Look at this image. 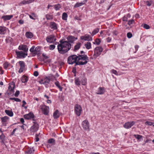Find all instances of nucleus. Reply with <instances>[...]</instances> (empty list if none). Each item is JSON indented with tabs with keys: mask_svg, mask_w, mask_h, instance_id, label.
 I'll use <instances>...</instances> for the list:
<instances>
[{
	"mask_svg": "<svg viewBox=\"0 0 154 154\" xmlns=\"http://www.w3.org/2000/svg\"><path fill=\"white\" fill-rule=\"evenodd\" d=\"M67 41H63L62 40L60 41V43L57 45V49L59 52L61 54H64L67 52L71 48L70 43H72L77 39L74 36L70 35L67 38Z\"/></svg>",
	"mask_w": 154,
	"mask_h": 154,
	"instance_id": "f257e3e1",
	"label": "nucleus"
},
{
	"mask_svg": "<svg viewBox=\"0 0 154 154\" xmlns=\"http://www.w3.org/2000/svg\"><path fill=\"white\" fill-rule=\"evenodd\" d=\"M88 61V57L86 55H79L78 56L77 62L76 63L75 66L85 64L87 63Z\"/></svg>",
	"mask_w": 154,
	"mask_h": 154,
	"instance_id": "f03ea898",
	"label": "nucleus"
},
{
	"mask_svg": "<svg viewBox=\"0 0 154 154\" xmlns=\"http://www.w3.org/2000/svg\"><path fill=\"white\" fill-rule=\"evenodd\" d=\"M103 51V48L101 47H96L94 50V54L93 55L94 57L96 58L100 56Z\"/></svg>",
	"mask_w": 154,
	"mask_h": 154,
	"instance_id": "7ed1b4c3",
	"label": "nucleus"
},
{
	"mask_svg": "<svg viewBox=\"0 0 154 154\" xmlns=\"http://www.w3.org/2000/svg\"><path fill=\"white\" fill-rule=\"evenodd\" d=\"M78 56L75 55H73L70 56L68 58V62L69 64H72L77 62Z\"/></svg>",
	"mask_w": 154,
	"mask_h": 154,
	"instance_id": "20e7f679",
	"label": "nucleus"
},
{
	"mask_svg": "<svg viewBox=\"0 0 154 154\" xmlns=\"http://www.w3.org/2000/svg\"><path fill=\"white\" fill-rule=\"evenodd\" d=\"M24 117L25 119L29 120L32 119L33 122L37 121V119L35 118V116L33 113L30 112L29 113L25 115Z\"/></svg>",
	"mask_w": 154,
	"mask_h": 154,
	"instance_id": "39448f33",
	"label": "nucleus"
},
{
	"mask_svg": "<svg viewBox=\"0 0 154 154\" xmlns=\"http://www.w3.org/2000/svg\"><path fill=\"white\" fill-rule=\"evenodd\" d=\"M34 124L30 128L31 132H34L37 131L39 128V125L37 121L33 122Z\"/></svg>",
	"mask_w": 154,
	"mask_h": 154,
	"instance_id": "423d86ee",
	"label": "nucleus"
},
{
	"mask_svg": "<svg viewBox=\"0 0 154 154\" xmlns=\"http://www.w3.org/2000/svg\"><path fill=\"white\" fill-rule=\"evenodd\" d=\"M46 40L48 42L53 43L56 41V36L54 35H51L46 37Z\"/></svg>",
	"mask_w": 154,
	"mask_h": 154,
	"instance_id": "0eeeda50",
	"label": "nucleus"
},
{
	"mask_svg": "<svg viewBox=\"0 0 154 154\" xmlns=\"http://www.w3.org/2000/svg\"><path fill=\"white\" fill-rule=\"evenodd\" d=\"M49 82L50 80L48 77L42 79L41 80L39 81V82L40 84H44L46 88L48 87V85L49 83Z\"/></svg>",
	"mask_w": 154,
	"mask_h": 154,
	"instance_id": "6e6552de",
	"label": "nucleus"
},
{
	"mask_svg": "<svg viewBox=\"0 0 154 154\" xmlns=\"http://www.w3.org/2000/svg\"><path fill=\"white\" fill-rule=\"evenodd\" d=\"M75 112L78 116H79L82 111L81 106L79 104H76L75 106Z\"/></svg>",
	"mask_w": 154,
	"mask_h": 154,
	"instance_id": "1a4fd4ad",
	"label": "nucleus"
},
{
	"mask_svg": "<svg viewBox=\"0 0 154 154\" xmlns=\"http://www.w3.org/2000/svg\"><path fill=\"white\" fill-rule=\"evenodd\" d=\"M82 126L85 130L89 131V123L88 120H85L82 122Z\"/></svg>",
	"mask_w": 154,
	"mask_h": 154,
	"instance_id": "9d476101",
	"label": "nucleus"
},
{
	"mask_svg": "<svg viewBox=\"0 0 154 154\" xmlns=\"http://www.w3.org/2000/svg\"><path fill=\"white\" fill-rule=\"evenodd\" d=\"M135 123V122L134 121L127 122L125 124L123 127L126 129H129L134 125Z\"/></svg>",
	"mask_w": 154,
	"mask_h": 154,
	"instance_id": "9b49d317",
	"label": "nucleus"
},
{
	"mask_svg": "<svg viewBox=\"0 0 154 154\" xmlns=\"http://www.w3.org/2000/svg\"><path fill=\"white\" fill-rule=\"evenodd\" d=\"M16 54L17 56L19 58H24L25 56H27V53L23 52L22 51H16Z\"/></svg>",
	"mask_w": 154,
	"mask_h": 154,
	"instance_id": "f8f14e48",
	"label": "nucleus"
},
{
	"mask_svg": "<svg viewBox=\"0 0 154 154\" xmlns=\"http://www.w3.org/2000/svg\"><path fill=\"white\" fill-rule=\"evenodd\" d=\"M18 49L19 50H22L26 53H27L28 50V48L26 45H20L19 46Z\"/></svg>",
	"mask_w": 154,
	"mask_h": 154,
	"instance_id": "ddd939ff",
	"label": "nucleus"
},
{
	"mask_svg": "<svg viewBox=\"0 0 154 154\" xmlns=\"http://www.w3.org/2000/svg\"><path fill=\"white\" fill-rule=\"evenodd\" d=\"M19 63L20 66V68L19 70V72L21 73L25 69V64L24 62L22 61H20L19 62Z\"/></svg>",
	"mask_w": 154,
	"mask_h": 154,
	"instance_id": "4468645a",
	"label": "nucleus"
},
{
	"mask_svg": "<svg viewBox=\"0 0 154 154\" xmlns=\"http://www.w3.org/2000/svg\"><path fill=\"white\" fill-rule=\"evenodd\" d=\"M49 108L48 106H45L42 108V112L44 115H48L49 112Z\"/></svg>",
	"mask_w": 154,
	"mask_h": 154,
	"instance_id": "2eb2a0df",
	"label": "nucleus"
},
{
	"mask_svg": "<svg viewBox=\"0 0 154 154\" xmlns=\"http://www.w3.org/2000/svg\"><path fill=\"white\" fill-rule=\"evenodd\" d=\"M40 54V48L39 47H36L33 52V53H32V56H35L36 55H38L39 54Z\"/></svg>",
	"mask_w": 154,
	"mask_h": 154,
	"instance_id": "dca6fc26",
	"label": "nucleus"
},
{
	"mask_svg": "<svg viewBox=\"0 0 154 154\" xmlns=\"http://www.w3.org/2000/svg\"><path fill=\"white\" fill-rule=\"evenodd\" d=\"M81 39L84 40L85 41H91L92 40V37L90 36L89 35H86L84 36H81Z\"/></svg>",
	"mask_w": 154,
	"mask_h": 154,
	"instance_id": "f3484780",
	"label": "nucleus"
},
{
	"mask_svg": "<svg viewBox=\"0 0 154 154\" xmlns=\"http://www.w3.org/2000/svg\"><path fill=\"white\" fill-rule=\"evenodd\" d=\"M50 27L51 29L53 30H56L57 29V24L54 22H51L50 23Z\"/></svg>",
	"mask_w": 154,
	"mask_h": 154,
	"instance_id": "a211bd4d",
	"label": "nucleus"
},
{
	"mask_svg": "<svg viewBox=\"0 0 154 154\" xmlns=\"http://www.w3.org/2000/svg\"><path fill=\"white\" fill-rule=\"evenodd\" d=\"M34 0H23L20 3V5L22 4L25 5L30 3L34 1Z\"/></svg>",
	"mask_w": 154,
	"mask_h": 154,
	"instance_id": "6ab92c4d",
	"label": "nucleus"
},
{
	"mask_svg": "<svg viewBox=\"0 0 154 154\" xmlns=\"http://www.w3.org/2000/svg\"><path fill=\"white\" fill-rule=\"evenodd\" d=\"M105 92V89L104 87H99L98 89V91L97 94H103Z\"/></svg>",
	"mask_w": 154,
	"mask_h": 154,
	"instance_id": "aec40b11",
	"label": "nucleus"
},
{
	"mask_svg": "<svg viewBox=\"0 0 154 154\" xmlns=\"http://www.w3.org/2000/svg\"><path fill=\"white\" fill-rule=\"evenodd\" d=\"M60 113L58 110H56L53 113V117L54 119H57L60 116Z\"/></svg>",
	"mask_w": 154,
	"mask_h": 154,
	"instance_id": "412c9836",
	"label": "nucleus"
},
{
	"mask_svg": "<svg viewBox=\"0 0 154 154\" xmlns=\"http://www.w3.org/2000/svg\"><path fill=\"white\" fill-rule=\"evenodd\" d=\"M14 87L15 84L14 82H12L11 84H10V85L8 86V90L10 91H13Z\"/></svg>",
	"mask_w": 154,
	"mask_h": 154,
	"instance_id": "4be33fe9",
	"label": "nucleus"
},
{
	"mask_svg": "<svg viewBox=\"0 0 154 154\" xmlns=\"http://www.w3.org/2000/svg\"><path fill=\"white\" fill-rule=\"evenodd\" d=\"M81 79V77H80L79 78H75V84L76 85L78 86H79L80 85Z\"/></svg>",
	"mask_w": 154,
	"mask_h": 154,
	"instance_id": "5701e85b",
	"label": "nucleus"
},
{
	"mask_svg": "<svg viewBox=\"0 0 154 154\" xmlns=\"http://www.w3.org/2000/svg\"><path fill=\"white\" fill-rule=\"evenodd\" d=\"M13 17L12 15H6L2 16L1 18L5 21L10 20Z\"/></svg>",
	"mask_w": 154,
	"mask_h": 154,
	"instance_id": "b1692460",
	"label": "nucleus"
},
{
	"mask_svg": "<svg viewBox=\"0 0 154 154\" xmlns=\"http://www.w3.org/2000/svg\"><path fill=\"white\" fill-rule=\"evenodd\" d=\"M6 31V28L5 27L0 26V34H4Z\"/></svg>",
	"mask_w": 154,
	"mask_h": 154,
	"instance_id": "393cba45",
	"label": "nucleus"
},
{
	"mask_svg": "<svg viewBox=\"0 0 154 154\" xmlns=\"http://www.w3.org/2000/svg\"><path fill=\"white\" fill-rule=\"evenodd\" d=\"M25 35L28 38H32L33 36V34L30 32H27L26 33Z\"/></svg>",
	"mask_w": 154,
	"mask_h": 154,
	"instance_id": "a878e982",
	"label": "nucleus"
},
{
	"mask_svg": "<svg viewBox=\"0 0 154 154\" xmlns=\"http://www.w3.org/2000/svg\"><path fill=\"white\" fill-rule=\"evenodd\" d=\"M28 80V77L25 75L23 76L21 78V81L23 83H26Z\"/></svg>",
	"mask_w": 154,
	"mask_h": 154,
	"instance_id": "bb28decb",
	"label": "nucleus"
},
{
	"mask_svg": "<svg viewBox=\"0 0 154 154\" xmlns=\"http://www.w3.org/2000/svg\"><path fill=\"white\" fill-rule=\"evenodd\" d=\"M131 15L129 14H128L126 15L125 16L122 18V20L123 21H127L129 18H130Z\"/></svg>",
	"mask_w": 154,
	"mask_h": 154,
	"instance_id": "cd10ccee",
	"label": "nucleus"
},
{
	"mask_svg": "<svg viewBox=\"0 0 154 154\" xmlns=\"http://www.w3.org/2000/svg\"><path fill=\"white\" fill-rule=\"evenodd\" d=\"M85 4V2L76 3L74 6V8H76L82 6Z\"/></svg>",
	"mask_w": 154,
	"mask_h": 154,
	"instance_id": "c85d7f7f",
	"label": "nucleus"
},
{
	"mask_svg": "<svg viewBox=\"0 0 154 154\" xmlns=\"http://www.w3.org/2000/svg\"><path fill=\"white\" fill-rule=\"evenodd\" d=\"M34 151V149L32 148H29L26 152V154H32L33 153Z\"/></svg>",
	"mask_w": 154,
	"mask_h": 154,
	"instance_id": "c756f323",
	"label": "nucleus"
},
{
	"mask_svg": "<svg viewBox=\"0 0 154 154\" xmlns=\"http://www.w3.org/2000/svg\"><path fill=\"white\" fill-rule=\"evenodd\" d=\"M5 112L6 113L10 116L11 117L13 115V113L11 111H10L9 110H5Z\"/></svg>",
	"mask_w": 154,
	"mask_h": 154,
	"instance_id": "7c9ffc66",
	"label": "nucleus"
},
{
	"mask_svg": "<svg viewBox=\"0 0 154 154\" xmlns=\"http://www.w3.org/2000/svg\"><path fill=\"white\" fill-rule=\"evenodd\" d=\"M81 43L80 42L77 43L76 45L74 46V51H76L78 50L80 48Z\"/></svg>",
	"mask_w": 154,
	"mask_h": 154,
	"instance_id": "2f4dec72",
	"label": "nucleus"
},
{
	"mask_svg": "<svg viewBox=\"0 0 154 154\" xmlns=\"http://www.w3.org/2000/svg\"><path fill=\"white\" fill-rule=\"evenodd\" d=\"M81 83L83 85H85L86 84V79L85 77H83L82 79L81 78Z\"/></svg>",
	"mask_w": 154,
	"mask_h": 154,
	"instance_id": "473e14b6",
	"label": "nucleus"
},
{
	"mask_svg": "<svg viewBox=\"0 0 154 154\" xmlns=\"http://www.w3.org/2000/svg\"><path fill=\"white\" fill-rule=\"evenodd\" d=\"M56 85L59 88L60 91H62V90L63 88L60 85V84L59 82L57 81L55 83Z\"/></svg>",
	"mask_w": 154,
	"mask_h": 154,
	"instance_id": "72a5a7b5",
	"label": "nucleus"
},
{
	"mask_svg": "<svg viewBox=\"0 0 154 154\" xmlns=\"http://www.w3.org/2000/svg\"><path fill=\"white\" fill-rule=\"evenodd\" d=\"M85 46L87 49H89L91 48V43L90 42H87L86 44H85Z\"/></svg>",
	"mask_w": 154,
	"mask_h": 154,
	"instance_id": "f704fd0d",
	"label": "nucleus"
},
{
	"mask_svg": "<svg viewBox=\"0 0 154 154\" xmlns=\"http://www.w3.org/2000/svg\"><path fill=\"white\" fill-rule=\"evenodd\" d=\"M99 30V29L98 28H97L95 29L93 31L92 33L91 34V35L92 36H93L95 35L96 33L98 32Z\"/></svg>",
	"mask_w": 154,
	"mask_h": 154,
	"instance_id": "c9c22d12",
	"label": "nucleus"
},
{
	"mask_svg": "<svg viewBox=\"0 0 154 154\" xmlns=\"http://www.w3.org/2000/svg\"><path fill=\"white\" fill-rule=\"evenodd\" d=\"M67 17L68 16L67 13H63L62 14V18L64 20H67Z\"/></svg>",
	"mask_w": 154,
	"mask_h": 154,
	"instance_id": "e433bc0d",
	"label": "nucleus"
},
{
	"mask_svg": "<svg viewBox=\"0 0 154 154\" xmlns=\"http://www.w3.org/2000/svg\"><path fill=\"white\" fill-rule=\"evenodd\" d=\"M54 7L55 9L56 10H58L61 8V6L59 4L57 5H54Z\"/></svg>",
	"mask_w": 154,
	"mask_h": 154,
	"instance_id": "4c0bfd02",
	"label": "nucleus"
},
{
	"mask_svg": "<svg viewBox=\"0 0 154 154\" xmlns=\"http://www.w3.org/2000/svg\"><path fill=\"white\" fill-rule=\"evenodd\" d=\"M9 99L11 100H14L16 102H20L21 101V100L18 98H16L15 97H11Z\"/></svg>",
	"mask_w": 154,
	"mask_h": 154,
	"instance_id": "58836bf2",
	"label": "nucleus"
},
{
	"mask_svg": "<svg viewBox=\"0 0 154 154\" xmlns=\"http://www.w3.org/2000/svg\"><path fill=\"white\" fill-rule=\"evenodd\" d=\"M0 139L2 140V142H4L5 140V136L3 134L0 135Z\"/></svg>",
	"mask_w": 154,
	"mask_h": 154,
	"instance_id": "ea45409f",
	"label": "nucleus"
},
{
	"mask_svg": "<svg viewBox=\"0 0 154 154\" xmlns=\"http://www.w3.org/2000/svg\"><path fill=\"white\" fill-rule=\"evenodd\" d=\"M46 18L47 20H52L53 17L52 15L47 14L46 15Z\"/></svg>",
	"mask_w": 154,
	"mask_h": 154,
	"instance_id": "a19ab883",
	"label": "nucleus"
},
{
	"mask_svg": "<svg viewBox=\"0 0 154 154\" xmlns=\"http://www.w3.org/2000/svg\"><path fill=\"white\" fill-rule=\"evenodd\" d=\"M8 117L7 116H5L4 117H2L1 118V120L2 122H5L8 119Z\"/></svg>",
	"mask_w": 154,
	"mask_h": 154,
	"instance_id": "79ce46f5",
	"label": "nucleus"
},
{
	"mask_svg": "<svg viewBox=\"0 0 154 154\" xmlns=\"http://www.w3.org/2000/svg\"><path fill=\"white\" fill-rule=\"evenodd\" d=\"M48 142L49 143H55V140L53 138H51L48 140Z\"/></svg>",
	"mask_w": 154,
	"mask_h": 154,
	"instance_id": "37998d69",
	"label": "nucleus"
},
{
	"mask_svg": "<svg viewBox=\"0 0 154 154\" xmlns=\"http://www.w3.org/2000/svg\"><path fill=\"white\" fill-rule=\"evenodd\" d=\"M134 136L138 140H139L142 137V136L138 134H134Z\"/></svg>",
	"mask_w": 154,
	"mask_h": 154,
	"instance_id": "c03bdc74",
	"label": "nucleus"
},
{
	"mask_svg": "<svg viewBox=\"0 0 154 154\" xmlns=\"http://www.w3.org/2000/svg\"><path fill=\"white\" fill-rule=\"evenodd\" d=\"M134 22V21L133 19L129 20L128 21V24L129 25H131V24Z\"/></svg>",
	"mask_w": 154,
	"mask_h": 154,
	"instance_id": "a18cd8bd",
	"label": "nucleus"
},
{
	"mask_svg": "<svg viewBox=\"0 0 154 154\" xmlns=\"http://www.w3.org/2000/svg\"><path fill=\"white\" fill-rule=\"evenodd\" d=\"M143 27L146 29H149L150 28V26L149 25L146 24H145L143 25Z\"/></svg>",
	"mask_w": 154,
	"mask_h": 154,
	"instance_id": "49530a36",
	"label": "nucleus"
},
{
	"mask_svg": "<svg viewBox=\"0 0 154 154\" xmlns=\"http://www.w3.org/2000/svg\"><path fill=\"white\" fill-rule=\"evenodd\" d=\"M55 46L54 45H51L49 46V48L51 50H53L55 48Z\"/></svg>",
	"mask_w": 154,
	"mask_h": 154,
	"instance_id": "de8ad7c7",
	"label": "nucleus"
},
{
	"mask_svg": "<svg viewBox=\"0 0 154 154\" xmlns=\"http://www.w3.org/2000/svg\"><path fill=\"white\" fill-rule=\"evenodd\" d=\"M95 42L97 45H99L100 42V40L99 39H96L95 40Z\"/></svg>",
	"mask_w": 154,
	"mask_h": 154,
	"instance_id": "09e8293b",
	"label": "nucleus"
},
{
	"mask_svg": "<svg viewBox=\"0 0 154 154\" xmlns=\"http://www.w3.org/2000/svg\"><path fill=\"white\" fill-rule=\"evenodd\" d=\"M35 47L34 46H32V47L30 49V51L32 53H32H33L35 49Z\"/></svg>",
	"mask_w": 154,
	"mask_h": 154,
	"instance_id": "8fccbe9b",
	"label": "nucleus"
},
{
	"mask_svg": "<svg viewBox=\"0 0 154 154\" xmlns=\"http://www.w3.org/2000/svg\"><path fill=\"white\" fill-rule=\"evenodd\" d=\"M132 36V34L130 32H128L127 33V36L128 38H131Z\"/></svg>",
	"mask_w": 154,
	"mask_h": 154,
	"instance_id": "3c124183",
	"label": "nucleus"
},
{
	"mask_svg": "<svg viewBox=\"0 0 154 154\" xmlns=\"http://www.w3.org/2000/svg\"><path fill=\"white\" fill-rule=\"evenodd\" d=\"M145 124L146 125H152V122H150L147 121L145 122Z\"/></svg>",
	"mask_w": 154,
	"mask_h": 154,
	"instance_id": "603ef678",
	"label": "nucleus"
},
{
	"mask_svg": "<svg viewBox=\"0 0 154 154\" xmlns=\"http://www.w3.org/2000/svg\"><path fill=\"white\" fill-rule=\"evenodd\" d=\"M8 66V64L7 62L5 63L4 64V67L5 69H6Z\"/></svg>",
	"mask_w": 154,
	"mask_h": 154,
	"instance_id": "864d4df0",
	"label": "nucleus"
},
{
	"mask_svg": "<svg viewBox=\"0 0 154 154\" xmlns=\"http://www.w3.org/2000/svg\"><path fill=\"white\" fill-rule=\"evenodd\" d=\"M20 94V91H16L15 94L14 96L15 97H17Z\"/></svg>",
	"mask_w": 154,
	"mask_h": 154,
	"instance_id": "5fc2aeb1",
	"label": "nucleus"
},
{
	"mask_svg": "<svg viewBox=\"0 0 154 154\" xmlns=\"http://www.w3.org/2000/svg\"><path fill=\"white\" fill-rule=\"evenodd\" d=\"M146 4L147 5L149 6L151 5V2L147 1L146 2Z\"/></svg>",
	"mask_w": 154,
	"mask_h": 154,
	"instance_id": "6e6d98bb",
	"label": "nucleus"
},
{
	"mask_svg": "<svg viewBox=\"0 0 154 154\" xmlns=\"http://www.w3.org/2000/svg\"><path fill=\"white\" fill-rule=\"evenodd\" d=\"M33 75L35 76H37L38 75V71H35L33 73Z\"/></svg>",
	"mask_w": 154,
	"mask_h": 154,
	"instance_id": "4d7b16f0",
	"label": "nucleus"
},
{
	"mask_svg": "<svg viewBox=\"0 0 154 154\" xmlns=\"http://www.w3.org/2000/svg\"><path fill=\"white\" fill-rule=\"evenodd\" d=\"M38 135L37 134H35V139L36 141L38 142L39 140V138L38 137Z\"/></svg>",
	"mask_w": 154,
	"mask_h": 154,
	"instance_id": "13d9d810",
	"label": "nucleus"
},
{
	"mask_svg": "<svg viewBox=\"0 0 154 154\" xmlns=\"http://www.w3.org/2000/svg\"><path fill=\"white\" fill-rule=\"evenodd\" d=\"M112 33L114 35H116L118 34V32L117 31H114L112 32Z\"/></svg>",
	"mask_w": 154,
	"mask_h": 154,
	"instance_id": "bf43d9fd",
	"label": "nucleus"
},
{
	"mask_svg": "<svg viewBox=\"0 0 154 154\" xmlns=\"http://www.w3.org/2000/svg\"><path fill=\"white\" fill-rule=\"evenodd\" d=\"M111 72L112 73L115 75H117V71L114 69H112L111 70Z\"/></svg>",
	"mask_w": 154,
	"mask_h": 154,
	"instance_id": "052dcab7",
	"label": "nucleus"
},
{
	"mask_svg": "<svg viewBox=\"0 0 154 154\" xmlns=\"http://www.w3.org/2000/svg\"><path fill=\"white\" fill-rule=\"evenodd\" d=\"M107 41L108 42H110L111 40V38L109 37L107 38H106Z\"/></svg>",
	"mask_w": 154,
	"mask_h": 154,
	"instance_id": "680f3d73",
	"label": "nucleus"
},
{
	"mask_svg": "<svg viewBox=\"0 0 154 154\" xmlns=\"http://www.w3.org/2000/svg\"><path fill=\"white\" fill-rule=\"evenodd\" d=\"M17 129V128H15V129H14L13 130V131L12 132V133L11 134V135H13L15 133V131Z\"/></svg>",
	"mask_w": 154,
	"mask_h": 154,
	"instance_id": "e2e57ef3",
	"label": "nucleus"
},
{
	"mask_svg": "<svg viewBox=\"0 0 154 154\" xmlns=\"http://www.w3.org/2000/svg\"><path fill=\"white\" fill-rule=\"evenodd\" d=\"M18 22L20 24H23L24 23V21L22 20H20Z\"/></svg>",
	"mask_w": 154,
	"mask_h": 154,
	"instance_id": "0e129e2a",
	"label": "nucleus"
},
{
	"mask_svg": "<svg viewBox=\"0 0 154 154\" xmlns=\"http://www.w3.org/2000/svg\"><path fill=\"white\" fill-rule=\"evenodd\" d=\"M75 19L78 20H81L80 18L78 17L77 16H75Z\"/></svg>",
	"mask_w": 154,
	"mask_h": 154,
	"instance_id": "69168bd1",
	"label": "nucleus"
},
{
	"mask_svg": "<svg viewBox=\"0 0 154 154\" xmlns=\"http://www.w3.org/2000/svg\"><path fill=\"white\" fill-rule=\"evenodd\" d=\"M42 56L44 57L45 59H47L48 57L46 56L44 54H42Z\"/></svg>",
	"mask_w": 154,
	"mask_h": 154,
	"instance_id": "338daca9",
	"label": "nucleus"
},
{
	"mask_svg": "<svg viewBox=\"0 0 154 154\" xmlns=\"http://www.w3.org/2000/svg\"><path fill=\"white\" fill-rule=\"evenodd\" d=\"M20 121L22 123H23L24 122L23 119V118H21L20 119Z\"/></svg>",
	"mask_w": 154,
	"mask_h": 154,
	"instance_id": "774afa93",
	"label": "nucleus"
}]
</instances>
